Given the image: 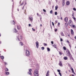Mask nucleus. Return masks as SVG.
Instances as JSON below:
<instances>
[{
	"label": "nucleus",
	"mask_w": 76,
	"mask_h": 76,
	"mask_svg": "<svg viewBox=\"0 0 76 76\" xmlns=\"http://www.w3.org/2000/svg\"><path fill=\"white\" fill-rule=\"evenodd\" d=\"M38 71L37 69H36L34 72V76H38Z\"/></svg>",
	"instance_id": "f257e3e1"
},
{
	"label": "nucleus",
	"mask_w": 76,
	"mask_h": 76,
	"mask_svg": "<svg viewBox=\"0 0 76 76\" xmlns=\"http://www.w3.org/2000/svg\"><path fill=\"white\" fill-rule=\"evenodd\" d=\"M26 54L27 56H29L30 54V53L29 52V51L28 50H26Z\"/></svg>",
	"instance_id": "f03ea898"
},
{
	"label": "nucleus",
	"mask_w": 76,
	"mask_h": 76,
	"mask_svg": "<svg viewBox=\"0 0 76 76\" xmlns=\"http://www.w3.org/2000/svg\"><path fill=\"white\" fill-rule=\"evenodd\" d=\"M69 25L70 26H72L73 25V23L71 20H69Z\"/></svg>",
	"instance_id": "7ed1b4c3"
},
{
	"label": "nucleus",
	"mask_w": 76,
	"mask_h": 76,
	"mask_svg": "<svg viewBox=\"0 0 76 76\" xmlns=\"http://www.w3.org/2000/svg\"><path fill=\"white\" fill-rule=\"evenodd\" d=\"M29 72H28V75H32V73H31V72H32V69H29Z\"/></svg>",
	"instance_id": "20e7f679"
},
{
	"label": "nucleus",
	"mask_w": 76,
	"mask_h": 76,
	"mask_svg": "<svg viewBox=\"0 0 76 76\" xmlns=\"http://www.w3.org/2000/svg\"><path fill=\"white\" fill-rule=\"evenodd\" d=\"M28 20L32 22V20H33V18L32 17H29L28 18Z\"/></svg>",
	"instance_id": "39448f33"
},
{
	"label": "nucleus",
	"mask_w": 76,
	"mask_h": 76,
	"mask_svg": "<svg viewBox=\"0 0 76 76\" xmlns=\"http://www.w3.org/2000/svg\"><path fill=\"white\" fill-rule=\"evenodd\" d=\"M36 47H37V48H38V46H39V43L37 41L36 42Z\"/></svg>",
	"instance_id": "423d86ee"
},
{
	"label": "nucleus",
	"mask_w": 76,
	"mask_h": 76,
	"mask_svg": "<svg viewBox=\"0 0 76 76\" xmlns=\"http://www.w3.org/2000/svg\"><path fill=\"white\" fill-rule=\"evenodd\" d=\"M59 65L61 67L63 66V64H62V63L61 61H60L59 63Z\"/></svg>",
	"instance_id": "0eeeda50"
},
{
	"label": "nucleus",
	"mask_w": 76,
	"mask_h": 76,
	"mask_svg": "<svg viewBox=\"0 0 76 76\" xmlns=\"http://www.w3.org/2000/svg\"><path fill=\"white\" fill-rule=\"evenodd\" d=\"M71 69L72 70V73H74V75H75V73L74 72V70H73V68H72V67H71Z\"/></svg>",
	"instance_id": "6e6552de"
},
{
	"label": "nucleus",
	"mask_w": 76,
	"mask_h": 76,
	"mask_svg": "<svg viewBox=\"0 0 76 76\" xmlns=\"http://www.w3.org/2000/svg\"><path fill=\"white\" fill-rule=\"evenodd\" d=\"M71 35H74V32L73 31V30L72 29H71Z\"/></svg>",
	"instance_id": "1a4fd4ad"
},
{
	"label": "nucleus",
	"mask_w": 76,
	"mask_h": 76,
	"mask_svg": "<svg viewBox=\"0 0 76 76\" xmlns=\"http://www.w3.org/2000/svg\"><path fill=\"white\" fill-rule=\"evenodd\" d=\"M67 42L68 43L70 47V48H71V45H71L70 43L69 42V40H67Z\"/></svg>",
	"instance_id": "9d476101"
},
{
	"label": "nucleus",
	"mask_w": 76,
	"mask_h": 76,
	"mask_svg": "<svg viewBox=\"0 0 76 76\" xmlns=\"http://www.w3.org/2000/svg\"><path fill=\"white\" fill-rule=\"evenodd\" d=\"M70 60H73V61H74V59H73V57H72V56H70Z\"/></svg>",
	"instance_id": "9b49d317"
},
{
	"label": "nucleus",
	"mask_w": 76,
	"mask_h": 76,
	"mask_svg": "<svg viewBox=\"0 0 76 76\" xmlns=\"http://www.w3.org/2000/svg\"><path fill=\"white\" fill-rule=\"evenodd\" d=\"M49 71H48L47 73H46V76H49Z\"/></svg>",
	"instance_id": "f8f14e48"
},
{
	"label": "nucleus",
	"mask_w": 76,
	"mask_h": 76,
	"mask_svg": "<svg viewBox=\"0 0 76 76\" xmlns=\"http://www.w3.org/2000/svg\"><path fill=\"white\" fill-rule=\"evenodd\" d=\"M64 20L65 22H68V18H65Z\"/></svg>",
	"instance_id": "ddd939ff"
},
{
	"label": "nucleus",
	"mask_w": 76,
	"mask_h": 76,
	"mask_svg": "<svg viewBox=\"0 0 76 76\" xmlns=\"http://www.w3.org/2000/svg\"><path fill=\"white\" fill-rule=\"evenodd\" d=\"M66 4L67 6H68L70 4V2L68 1L66 2Z\"/></svg>",
	"instance_id": "4468645a"
},
{
	"label": "nucleus",
	"mask_w": 76,
	"mask_h": 76,
	"mask_svg": "<svg viewBox=\"0 0 76 76\" xmlns=\"http://www.w3.org/2000/svg\"><path fill=\"white\" fill-rule=\"evenodd\" d=\"M68 56H69V57H71L72 56V55H71V54H70V53H68L67 55Z\"/></svg>",
	"instance_id": "2eb2a0df"
},
{
	"label": "nucleus",
	"mask_w": 76,
	"mask_h": 76,
	"mask_svg": "<svg viewBox=\"0 0 76 76\" xmlns=\"http://www.w3.org/2000/svg\"><path fill=\"white\" fill-rule=\"evenodd\" d=\"M64 59L65 60H67V57H64Z\"/></svg>",
	"instance_id": "dca6fc26"
},
{
	"label": "nucleus",
	"mask_w": 76,
	"mask_h": 76,
	"mask_svg": "<svg viewBox=\"0 0 76 76\" xmlns=\"http://www.w3.org/2000/svg\"><path fill=\"white\" fill-rule=\"evenodd\" d=\"M61 36H64V34H63V32H61Z\"/></svg>",
	"instance_id": "f3484780"
},
{
	"label": "nucleus",
	"mask_w": 76,
	"mask_h": 76,
	"mask_svg": "<svg viewBox=\"0 0 76 76\" xmlns=\"http://www.w3.org/2000/svg\"><path fill=\"white\" fill-rule=\"evenodd\" d=\"M14 33H16V32H17V30H16V29H14Z\"/></svg>",
	"instance_id": "a211bd4d"
},
{
	"label": "nucleus",
	"mask_w": 76,
	"mask_h": 76,
	"mask_svg": "<svg viewBox=\"0 0 76 76\" xmlns=\"http://www.w3.org/2000/svg\"><path fill=\"white\" fill-rule=\"evenodd\" d=\"M5 74L7 75H9V72H5Z\"/></svg>",
	"instance_id": "6ab92c4d"
},
{
	"label": "nucleus",
	"mask_w": 76,
	"mask_h": 76,
	"mask_svg": "<svg viewBox=\"0 0 76 76\" xmlns=\"http://www.w3.org/2000/svg\"><path fill=\"white\" fill-rule=\"evenodd\" d=\"M58 8V6L57 5H56L55 7V10H57V8Z\"/></svg>",
	"instance_id": "aec40b11"
},
{
	"label": "nucleus",
	"mask_w": 76,
	"mask_h": 76,
	"mask_svg": "<svg viewBox=\"0 0 76 76\" xmlns=\"http://www.w3.org/2000/svg\"><path fill=\"white\" fill-rule=\"evenodd\" d=\"M70 53V51H69V50H67L66 53L67 54H69Z\"/></svg>",
	"instance_id": "412c9836"
},
{
	"label": "nucleus",
	"mask_w": 76,
	"mask_h": 76,
	"mask_svg": "<svg viewBox=\"0 0 76 76\" xmlns=\"http://www.w3.org/2000/svg\"><path fill=\"white\" fill-rule=\"evenodd\" d=\"M63 6H64V4H65V3H64V1H63Z\"/></svg>",
	"instance_id": "4be33fe9"
},
{
	"label": "nucleus",
	"mask_w": 76,
	"mask_h": 76,
	"mask_svg": "<svg viewBox=\"0 0 76 76\" xmlns=\"http://www.w3.org/2000/svg\"><path fill=\"white\" fill-rule=\"evenodd\" d=\"M1 59H2V60H3V59H4V57L3 56H1Z\"/></svg>",
	"instance_id": "5701e85b"
},
{
	"label": "nucleus",
	"mask_w": 76,
	"mask_h": 76,
	"mask_svg": "<svg viewBox=\"0 0 76 76\" xmlns=\"http://www.w3.org/2000/svg\"><path fill=\"white\" fill-rule=\"evenodd\" d=\"M47 50H48V51H50V48H47Z\"/></svg>",
	"instance_id": "b1692460"
},
{
	"label": "nucleus",
	"mask_w": 76,
	"mask_h": 76,
	"mask_svg": "<svg viewBox=\"0 0 76 76\" xmlns=\"http://www.w3.org/2000/svg\"><path fill=\"white\" fill-rule=\"evenodd\" d=\"M53 47H54V48H56V47H57V45H53Z\"/></svg>",
	"instance_id": "393cba45"
},
{
	"label": "nucleus",
	"mask_w": 76,
	"mask_h": 76,
	"mask_svg": "<svg viewBox=\"0 0 76 76\" xmlns=\"http://www.w3.org/2000/svg\"><path fill=\"white\" fill-rule=\"evenodd\" d=\"M17 28L18 30L20 29V27H19V26H17Z\"/></svg>",
	"instance_id": "a878e982"
},
{
	"label": "nucleus",
	"mask_w": 76,
	"mask_h": 76,
	"mask_svg": "<svg viewBox=\"0 0 76 76\" xmlns=\"http://www.w3.org/2000/svg\"><path fill=\"white\" fill-rule=\"evenodd\" d=\"M5 71L6 72H7V71H9V69L7 68H6L5 69Z\"/></svg>",
	"instance_id": "bb28decb"
},
{
	"label": "nucleus",
	"mask_w": 76,
	"mask_h": 76,
	"mask_svg": "<svg viewBox=\"0 0 76 76\" xmlns=\"http://www.w3.org/2000/svg\"><path fill=\"white\" fill-rule=\"evenodd\" d=\"M68 24L67 23H65V26H68Z\"/></svg>",
	"instance_id": "cd10ccee"
},
{
	"label": "nucleus",
	"mask_w": 76,
	"mask_h": 76,
	"mask_svg": "<svg viewBox=\"0 0 76 76\" xmlns=\"http://www.w3.org/2000/svg\"><path fill=\"white\" fill-rule=\"evenodd\" d=\"M45 48L44 47H42L41 48V49L42 50H44L45 49Z\"/></svg>",
	"instance_id": "c85d7f7f"
},
{
	"label": "nucleus",
	"mask_w": 76,
	"mask_h": 76,
	"mask_svg": "<svg viewBox=\"0 0 76 76\" xmlns=\"http://www.w3.org/2000/svg\"><path fill=\"white\" fill-rule=\"evenodd\" d=\"M72 27L74 28H76V26L75 25H72Z\"/></svg>",
	"instance_id": "c756f323"
},
{
	"label": "nucleus",
	"mask_w": 76,
	"mask_h": 76,
	"mask_svg": "<svg viewBox=\"0 0 76 76\" xmlns=\"http://www.w3.org/2000/svg\"><path fill=\"white\" fill-rule=\"evenodd\" d=\"M50 14H52V13H53V10H51L50 11Z\"/></svg>",
	"instance_id": "7c9ffc66"
},
{
	"label": "nucleus",
	"mask_w": 76,
	"mask_h": 76,
	"mask_svg": "<svg viewBox=\"0 0 76 76\" xmlns=\"http://www.w3.org/2000/svg\"><path fill=\"white\" fill-rule=\"evenodd\" d=\"M63 48L64 50H66V47H63Z\"/></svg>",
	"instance_id": "2f4dec72"
},
{
	"label": "nucleus",
	"mask_w": 76,
	"mask_h": 76,
	"mask_svg": "<svg viewBox=\"0 0 76 76\" xmlns=\"http://www.w3.org/2000/svg\"><path fill=\"white\" fill-rule=\"evenodd\" d=\"M55 15H57V12H55Z\"/></svg>",
	"instance_id": "473e14b6"
},
{
	"label": "nucleus",
	"mask_w": 76,
	"mask_h": 76,
	"mask_svg": "<svg viewBox=\"0 0 76 76\" xmlns=\"http://www.w3.org/2000/svg\"><path fill=\"white\" fill-rule=\"evenodd\" d=\"M59 75H60V76H62L61 75V73L60 72H59Z\"/></svg>",
	"instance_id": "72a5a7b5"
},
{
	"label": "nucleus",
	"mask_w": 76,
	"mask_h": 76,
	"mask_svg": "<svg viewBox=\"0 0 76 76\" xmlns=\"http://www.w3.org/2000/svg\"><path fill=\"white\" fill-rule=\"evenodd\" d=\"M20 43L21 46H22V45H23V43L22 42H20Z\"/></svg>",
	"instance_id": "f704fd0d"
},
{
	"label": "nucleus",
	"mask_w": 76,
	"mask_h": 76,
	"mask_svg": "<svg viewBox=\"0 0 76 76\" xmlns=\"http://www.w3.org/2000/svg\"><path fill=\"white\" fill-rule=\"evenodd\" d=\"M72 18L75 20H76V18H75L74 17H72Z\"/></svg>",
	"instance_id": "c9c22d12"
},
{
	"label": "nucleus",
	"mask_w": 76,
	"mask_h": 76,
	"mask_svg": "<svg viewBox=\"0 0 76 76\" xmlns=\"http://www.w3.org/2000/svg\"><path fill=\"white\" fill-rule=\"evenodd\" d=\"M57 71L58 72H59V73H60V70L58 69Z\"/></svg>",
	"instance_id": "e433bc0d"
},
{
	"label": "nucleus",
	"mask_w": 76,
	"mask_h": 76,
	"mask_svg": "<svg viewBox=\"0 0 76 76\" xmlns=\"http://www.w3.org/2000/svg\"><path fill=\"white\" fill-rule=\"evenodd\" d=\"M73 10H74L75 11H76V9L75 8H73Z\"/></svg>",
	"instance_id": "4c0bfd02"
},
{
	"label": "nucleus",
	"mask_w": 76,
	"mask_h": 76,
	"mask_svg": "<svg viewBox=\"0 0 76 76\" xmlns=\"http://www.w3.org/2000/svg\"><path fill=\"white\" fill-rule=\"evenodd\" d=\"M60 41H61V42H62L63 41V39H62L61 38H60Z\"/></svg>",
	"instance_id": "58836bf2"
},
{
	"label": "nucleus",
	"mask_w": 76,
	"mask_h": 76,
	"mask_svg": "<svg viewBox=\"0 0 76 76\" xmlns=\"http://www.w3.org/2000/svg\"><path fill=\"white\" fill-rule=\"evenodd\" d=\"M52 25H53V26H54V23H53V22H52Z\"/></svg>",
	"instance_id": "ea45409f"
},
{
	"label": "nucleus",
	"mask_w": 76,
	"mask_h": 76,
	"mask_svg": "<svg viewBox=\"0 0 76 76\" xmlns=\"http://www.w3.org/2000/svg\"><path fill=\"white\" fill-rule=\"evenodd\" d=\"M17 39H18V40L19 41L20 40H19V38L18 37H17Z\"/></svg>",
	"instance_id": "a19ab883"
},
{
	"label": "nucleus",
	"mask_w": 76,
	"mask_h": 76,
	"mask_svg": "<svg viewBox=\"0 0 76 76\" xmlns=\"http://www.w3.org/2000/svg\"><path fill=\"white\" fill-rule=\"evenodd\" d=\"M57 31V28H56L55 30V32H56Z\"/></svg>",
	"instance_id": "79ce46f5"
},
{
	"label": "nucleus",
	"mask_w": 76,
	"mask_h": 76,
	"mask_svg": "<svg viewBox=\"0 0 76 76\" xmlns=\"http://www.w3.org/2000/svg\"><path fill=\"white\" fill-rule=\"evenodd\" d=\"M43 12H46V10H45L44 9H43Z\"/></svg>",
	"instance_id": "37998d69"
},
{
	"label": "nucleus",
	"mask_w": 76,
	"mask_h": 76,
	"mask_svg": "<svg viewBox=\"0 0 76 76\" xmlns=\"http://www.w3.org/2000/svg\"><path fill=\"white\" fill-rule=\"evenodd\" d=\"M74 13L73 12L72 13V16H73V17H74Z\"/></svg>",
	"instance_id": "c03bdc74"
},
{
	"label": "nucleus",
	"mask_w": 76,
	"mask_h": 76,
	"mask_svg": "<svg viewBox=\"0 0 76 76\" xmlns=\"http://www.w3.org/2000/svg\"><path fill=\"white\" fill-rule=\"evenodd\" d=\"M32 29L33 30V31H35V30L34 29V28H32Z\"/></svg>",
	"instance_id": "a18cd8bd"
},
{
	"label": "nucleus",
	"mask_w": 76,
	"mask_h": 76,
	"mask_svg": "<svg viewBox=\"0 0 76 76\" xmlns=\"http://www.w3.org/2000/svg\"><path fill=\"white\" fill-rule=\"evenodd\" d=\"M59 54L60 55H61V54H62L61 53H60V52H59Z\"/></svg>",
	"instance_id": "49530a36"
},
{
	"label": "nucleus",
	"mask_w": 76,
	"mask_h": 76,
	"mask_svg": "<svg viewBox=\"0 0 76 76\" xmlns=\"http://www.w3.org/2000/svg\"><path fill=\"white\" fill-rule=\"evenodd\" d=\"M51 43L52 44H53V42L51 41Z\"/></svg>",
	"instance_id": "de8ad7c7"
},
{
	"label": "nucleus",
	"mask_w": 76,
	"mask_h": 76,
	"mask_svg": "<svg viewBox=\"0 0 76 76\" xmlns=\"http://www.w3.org/2000/svg\"><path fill=\"white\" fill-rule=\"evenodd\" d=\"M31 26V24H28V26Z\"/></svg>",
	"instance_id": "09e8293b"
},
{
	"label": "nucleus",
	"mask_w": 76,
	"mask_h": 76,
	"mask_svg": "<svg viewBox=\"0 0 76 76\" xmlns=\"http://www.w3.org/2000/svg\"><path fill=\"white\" fill-rule=\"evenodd\" d=\"M44 45H46V46L47 45L46 44H45V43L44 44Z\"/></svg>",
	"instance_id": "8fccbe9b"
},
{
	"label": "nucleus",
	"mask_w": 76,
	"mask_h": 76,
	"mask_svg": "<svg viewBox=\"0 0 76 76\" xmlns=\"http://www.w3.org/2000/svg\"><path fill=\"white\" fill-rule=\"evenodd\" d=\"M23 2L22 3L21 5H23Z\"/></svg>",
	"instance_id": "3c124183"
},
{
	"label": "nucleus",
	"mask_w": 76,
	"mask_h": 76,
	"mask_svg": "<svg viewBox=\"0 0 76 76\" xmlns=\"http://www.w3.org/2000/svg\"><path fill=\"white\" fill-rule=\"evenodd\" d=\"M61 20H63V19L61 17Z\"/></svg>",
	"instance_id": "603ef678"
},
{
	"label": "nucleus",
	"mask_w": 76,
	"mask_h": 76,
	"mask_svg": "<svg viewBox=\"0 0 76 76\" xmlns=\"http://www.w3.org/2000/svg\"><path fill=\"white\" fill-rule=\"evenodd\" d=\"M60 23H58V25H60Z\"/></svg>",
	"instance_id": "864d4df0"
},
{
	"label": "nucleus",
	"mask_w": 76,
	"mask_h": 76,
	"mask_svg": "<svg viewBox=\"0 0 76 76\" xmlns=\"http://www.w3.org/2000/svg\"><path fill=\"white\" fill-rule=\"evenodd\" d=\"M37 16H39V14H38V13H37Z\"/></svg>",
	"instance_id": "5fc2aeb1"
},
{
	"label": "nucleus",
	"mask_w": 76,
	"mask_h": 76,
	"mask_svg": "<svg viewBox=\"0 0 76 76\" xmlns=\"http://www.w3.org/2000/svg\"><path fill=\"white\" fill-rule=\"evenodd\" d=\"M6 64H7V63H5V65H6Z\"/></svg>",
	"instance_id": "6e6d98bb"
},
{
	"label": "nucleus",
	"mask_w": 76,
	"mask_h": 76,
	"mask_svg": "<svg viewBox=\"0 0 76 76\" xmlns=\"http://www.w3.org/2000/svg\"><path fill=\"white\" fill-rule=\"evenodd\" d=\"M13 23H15V21H14V20H13Z\"/></svg>",
	"instance_id": "4d7b16f0"
},
{
	"label": "nucleus",
	"mask_w": 76,
	"mask_h": 76,
	"mask_svg": "<svg viewBox=\"0 0 76 76\" xmlns=\"http://www.w3.org/2000/svg\"><path fill=\"white\" fill-rule=\"evenodd\" d=\"M68 37H70V35L69 34H68Z\"/></svg>",
	"instance_id": "13d9d810"
},
{
	"label": "nucleus",
	"mask_w": 76,
	"mask_h": 76,
	"mask_svg": "<svg viewBox=\"0 0 76 76\" xmlns=\"http://www.w3.org/2000/svg\"><path fill=\"white\" fill-rule=\"evenodd\" d=\"M57 18H58V19H60V18H58V16H57Z\"/></svg>",
	"instance_id": "bf43d9fd"
},
{
	"label": "nucleus",
	"mask_w": 76,
	"mask_h": 76,
	"mask_svg": "<svg viewBox=\"0 0 76 76\" xmlns=\"http://www.w3.org/2000/svg\"><path fill=\"white\" fill-rule=\"evenodd\" d=\"M17 10H18V11H19V9H17Z\"/></svg>",
	"instance_id": "052dcab7"
},
{
	"label": "nucleus",
	"mask_w": 76,
	"mask_h": 76,
	"mask_svg": "<svg viewBox=\"0 0 76 76\" xmlns=\"http://www.w3.org/2000/svg\"><path fill=\"white\" fill-rule=\"evenodd\" d=\"M72 76H75V75H72Z\"/></svg>",
	"instance_id": "680f3d73"
},
{
	"label": "nucleus",
	"mask_w": 76,
	"mask_h": 76,
	"mask_svg": "<svg viewBox=\"0 0 76 76\" xmlns=\"http://www.w3.org/2000/svg\"><path fill=\"white\" fill-rule=\"evenodd\" d=\"M40 26H42V24H40Z\"/></svg>",
	"instance_id": "e2e57ef3"
},
{
	"label": "nucleus",
	"mask_w": 76,
	"mask_h": 76,
	"mask_svg": "<svg viewBox=\"0 0 76 76\" xmlns=\"http://www.w3.org/2000/svg\"><path fill=\"white\" fill-rule=\"evenodd\" d=\"M41 19H42V18H40V20H41Z\"/></svg>",
	"instance_id": "0e129e2a"
},
{
	"label": "nucleus",
	"mask_w": 76,
	"mask_h": 76,
	"mask_svg": "<svg viewBox=\"0 0 76 76\" xmlns=\"http://www.w3.org/2000/svg\"><path fill=\"white\" fill-rule=\"evenodd\" d=\"M56 22H57V21H56Z\"/></svg>",
	"instance_id": "69168bd1"
},
{
	"label": "nucleus",
	"mask_w": 76,
	"mask_h": 76,
	"mask_svg": "<svg viewBox=\"0 0 76 76\" xmlns=\"http://www.w3.org/2000/svg\"><path fill=\"white\" fill-rule=\"evenodd\" d=\"M0 44H1V42H0Z\"/></svg>",
	"instance_id": "338daca9"
},
{
	"label": "nucleus",
	"mask_w": 76,
	"mask_h": 76,
	"mask_svg": "<svg viewBox=\"0 0 76 76\" xmlns=\"http://www.w3.org/2000/svg\"><path fill=\"white\" fill-rule=\"evenodd\" d=\"M66 73H67V72H66Z\"/></svg>",
	"instance_id": "774afa93"
}]
</instances>
